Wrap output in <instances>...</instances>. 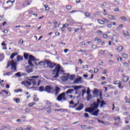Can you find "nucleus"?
<instances>
[{"instance_id": "obj_1", "label": "nucleus", "mask_w": 130, "mask_h": 130, "mask_svg": "<svg viewBox=\"0 0 130 130\" xmlns=\"http://www.w3.org/2000/svg\"><path fill=\"white\" fill-rule=\"evenodd\" d=\"M46 63L50 69H53L55 67V69L53 70V74L55 75L53 76L54 78H58L59 74L62 75L64 73V71L61 69V66L59 64L56 65V63H52L50 61L46 60Z\"/></svg>"}, {"instance_id": "obj_2", "label": "nucleus", "mask_w": 130, "mask_h": 130, "mask_svg": "<svg viewBox=\"0 0 130 130\" xmlns=\"http://www.w3.org/2000/svg\"><path fill=\"white\" fill-rule=\"evenodd\" d=\"M37 78H39V76H31L30 77V79H29V81H26L24 82H22V84H24V85H27V86H31V85H32H32L33 86H36V84H37V81L36 79H37Z\"/></svg>"}, {"instance_id": "obj_3", "label": "nucleus", "mask_w": 130, "mask_h": 130, "mask_svg": "<svg viewBox=\"0 0 130 130\" xmlns=\"http://www.w3.org/2000/svg\"><path fill=\"white\" fill-rule=\"evenodd\" d=\"M67 89H72L74 88V90H75V94L76 95H81L82 94V92L81 91H78L79 90V89H81L82 88L81 85H72V86H66Z\"/></svg>"}, {"instance_id": "obj_4", "label": "nucleus", "mask_w": 130, "mask_h": 130, "mask_svg": "<svg viewBox=\"0 0 130 130\" xmlns=\"http://www.w3.org/2000/svg\"><path fill=\"white\" fill-rule=\"evenodd\" d=\"M57 100L58 101H66L67 100V98L66 97V92H63L60 93L57 97Z\"/></svg>"}, {"instance_id": "obj_5", "label": "nucleus", "mask_w": 130, "mask_h": 130, "mask_svg": "<svg viewBox=\"0 0 130 130\" xmlns=\"http://www.w3.org/2000/svg\"><path fill=\"white\" fill-rule=\"evenodd\" d=\"M29 60H28V64L30 66V67H33V63H32V61H35L36 59H35V57H34L33 55H30L29 56Z\"/></svg>"}, {"instance_id": "obj_6", "label": "nucleus", "mask_w": 130, "mask_h": 130, "mask_svg": "<svg viewBox=\"0 0 130 130\" xmlns=\"http://www.w3.org/2000/svg\"><path fill=\"white\" fill-rule=\"evenodd\" d=\"M97 103H98L99 106L100 104V107H104V105H107V104L105 103V101H104V100L101 101L99 99H97Z\"/></svg>"}, {"instance_id": "obj_7", "label": "nucleus", "mask_w": 130, "mask_h": 130, "mask_svg": "<svg viewBox=\"0 0 130 130\" xmlns=\"http://www.w3.org/2000/svg\"><path fill=\"white\" fill-rule=\"evenodd\" d=\"M11 67L12 70H13V71H16L17 70V67L16 66V62L14 60H12L11 61Z\"/></svg>"}, {"instance_id": "obj_8", "label": "nucleus", "mask_w": 130, "mask_h": 130, "mask_svg": "<svg viewBox=\"0 0 130 130\" xmlns=\"http://www.w3.org/2000/svg\"><path fill=\"white\" fill-rule=\"evenodd\" d=\"M53 90V87L49 85L46 86L45 88V91L47 93H51V90Z\"/></svg>"}, {"instance_id": "obj_9", "label": "nucleus", "mask_w": 130, "mask_h": 130, "mask_svg": "<svg viewBox=\"0 0 130 130\" xmlns=\"http://www.w3.org/2000/svg\"><path fill=\"white\" fill-rule=\"evenodd\" d=\"M98 107H99V104L97 103V102H94L91 105V108L94 110H96Z\"/></svg>"}, {"instance_id": "obj_10", "label": "nucleus", "mask_w": 130, "mask_h": 130, "mask_svg": "<svg viewBox=\"0 0 130 130\" xmlns=\"http://www.w3.org/2000/svg\"><path fill=\"white\" fill-rule=\"evenodd\" d=\"M69 78H70V75H68L66 76H62L61 77V79L63 82H66V81H68V80H69Z\"/></svg>"}, {"instance_id": "obj_11", "label": "nucleus", "mask_w": 130, "mask_h": 130, "mask_svg": "<svg viewBox=\"0 0 130 130\" xmlns=\"http://www.w3.org/2000/svg\"><path fill=\"white\" fill-rule=\"evenodd\" d=\"M74 91H76V89H75V88L69 89L65 92V94H72V93H73V92H74Z\"/></svg>"}, {"instance_id": "obj_12", "label": "nucleus", "mask_w": 130, "mask_h": 130, "mask_svg": "<svg viewBox=\"0 0 130 130\" xmlns=\"http://www.w3.org/2000/svg\"><path fill=\"white\" fill-rule=\"evenodd\" d=\"M59 91H60V88H59L58 86H56L55 89V94L56 96H57V95L59 94Z\"/></svg>"}, {"instance_id": "obj_13", "label": "nucleus", "mask_w": 130, "mask_h": 130, "mask_svg": "<svg viewBox=\"0 0 130 130\" xmlns=\"http://www.w3.org/2000/svg\"><path fill=\"white\" fill-rule=\"evenodd\" d=\"M83 108H84V105L83 104H80L79 105V106L77 108H76V110H78V111H80L81 110H82V109H83Z\"/></svg>"}, {"instance_id": "obj_14", "label": "nucleus", "mask_w": 130, "mask_h": 130, "mask_svg": "<svg viewBox=\"0 0 130 130\" xmlns=\"http://www.w3.org/2000/svg\"><path fill=\"white\" fill-rule=\"evenodd\" d=\"M128 80H129V78H128L127 76H124V75H123V78L122 79V81H123V82H127V81H128Z\"/></svg>"}, {"instance_id": "obj_15", "label": "nucleus", "mask_w": 130, "mask_h": 130, "mask_svg": "<svg viewBox=\"0 0 130 130\" xmlns=\"http://www.w3.org/2000/svg\"><path fill=\"white\" fill-rule=\"evenodd\" d=\"M98 113H99V109L94 111L93 113H91V115H93L94 116H98Z\"/></svg>"}, {"instance_id": "obj_16", "label": "nucleus", "mask_w": 130, "mask_h": 130, "mask_svg": "<svg viewBox=\"0 0 130 130\" xmlns=\"http://www.w3.org/2000/svg\"><path fill=\"white\" fill-rule=\"evenodd\" d=\"M23 60V56L18 55L17 57V61L19 62V61H22Z\"/></svg>"}, {"instance_id": "obj_17", "label": "nucleus", "mask_w": 130, "mask_h": 130, "mask_svg": "<svg viewBox=\"0 0 130 130\" xmlns=\"http://www.w3.org/2000/svg\"><path fill=\"white\" fill-rule=\"evenodd\" d=\"M93 98V96H92V94H87L86 99L88 101H90L91 99Z\"/></svg>"}, {"instance_id": "obj_18", "label": "nucleus", "mask_w": 130, "mask_h": 130, "mask_svg": "<svg viewBox=\"0 0 130 130\" xmlns=\"http://www.w3.org/2000/svg\"><path fill=\"white\" fill-rule=\"evenodd\" d=\"M5 59V54L4 53L0 54V61H3Z\"/></svg>"}, {"instance_id": "obj_19", "label": "nucleus", "mask_w": 130, "mask_h": 130, "mask_svg": "<svg viewBox=\"0 0 130 130\" xmlns=\"http://www.w3.org/2000/svg\"><path fill=\"white\" fill-rule=\"evenodd\" d=\"M16 55H18L17 52L12 53L10 56V58H11V59H13V58H14V57H15Z\"/></svg>"}, {"instance_id": "obj_20", "label": "nucleus", "mask_w": 130, "mask_h": 130, "mask_svg": "<svg viewBox=\"0 0 130 130\" xmlns=\"http://www.w3.org/2000/svg\"><path fill=\"white\" fill-rule=\"evenodd\" d=\"M122 56L123 57V58H127V57H128V55L126 54L125 52H123L122 53Z\"/></svg>"}, {"instance_id": "obj_21", "label": "nucleus", "mask_w": 130, "mask_h": 130, "mask_svg": "<svg viewBox=\"0 0 130 130\" xmlns=\"http://www.w3.org/2000/svg\"><path fill=\"white\" fill-rule=\"evenodd\" d=\"M40 92H43V91H45V88L43 86H41L39 87Z\"/></svg>"}, {"instance_id": "obj_22", "label": "nucleus", "mask_w": 130, "mask_h": 130, "mask_svg": "<svg viewBox=\"0 0 130 130\" xmlns=\"http://www.w3.org/2000/svg\"><path fill=\"white\" fill-rule=\"evenodd\" d=\"M118 51H122L123 50V47L122 46H119L117 48Z\"/></svg>"}, {"instance_id": "obj_23", "label": "nucleus", "mask_w": 130, "mask_h": 130, "mask_svg": "<svg viewBox=\"0 0 130 130\" xmlns=\"http://www.w3.org/2000/svg\"><path fill=\"white\" fill-rule=\"evenodd\" d=\"M118 88H119V89H123V86H122V82H119L118 84Z\"/></svg>"}, {"instance_id": "obj_24", "label": "nucleus", "mask_w": 130, "mask_h": 130, "mask_svg": "<svg viewBox=\"0 0 130 130\" xmlns=\"http://www.w3.org/2000/svg\"><path fill=\"white\" fill-rule=\"evenodd\" d=\"M123 35L125 37H129V34H128V31H126L123 32Z\"/></svg>"}, {"instance_id": "obj_25", "label": "nucleus", "mask_w": 130, "mask_h": 130, "mask_svg": "<svg viewBox=\"0 0 130 130\" xmlns=\"http://www.w3.org/2000/svg\"><path fill=\"white\" fill-rule=\"evenodd\" d=\"M45 64H46V62L44 61H40L38 63V64H37V66H45Z\"/></svg>"}, {"instance_id": "obj_26", "label": "nucleus", "mask_w": 130, "mask_h": 130, "mask_svg": "<svg viewBox=\"0 0 130 130\" xmlns=\"http://www.w3.org/2000/svg\"><path fill=\"white\" fill-rule=\"evenodd\" d=\"M35 104H36V103H35V102L30 103L28 104V106L29 107H32L34 105H35Z\"/></svg>"}, {"instance_id": "obj_27", "label": "nucleus", "mask_w": 130, "mask_h": 130, "mask_svg": "<svg viewBox=\"0 0 130 130\" xmlns=\"http://www.w3.org/2000/svg\"><path fill=\"white\" fill-rule=\"evenodd\" d=\"M29 54H27V53H24L23 55V56L25 58V59H28L29 58Z\"/></svg>"}, {"instance_id": "obj_28", "label": "nucleus", "mask_w": 130, "mask_h": 130, "mask_svg": "<svg viewBox=\"0 0 130 130\" xmlns=\"http://www.w3.org/2000/svg\"><path fill=\"white\" fill-rule=\"evenodd\" d=\"M14 92H15V93H18L19 92H23V89L21 88L15 89Z\"/></svg>"}, {"instance_id": "obj_29", "label": "nucleus", "mask_w": 130, "mask_h": 130, "mask_svg": "<svg viewBox=\"0 0 130 130\" xmlns=\"http://www.w3.org/2000/svg\"><path fill=\"white\" fill-rule=\"evenodd\" d=\"M4 76H11V75H12V72H7V73H5L4 74Z\"/></svg>"}, {"instance_id": "obj_30", "label": "nucleus", "mask_w": 130, "mask_h": 130, "mask_svg": "<svg viewBox=\"0 0 130 130\" xmlns=\"http://www.w3.org/2000/svg\"><path fill=\"white\" fill-rule=\"evenodd\" d=\"M26 72L28 73V74H30V73H32L33 72V70L32 69H26Z\"/></svg>"}, {"instance_id": "obj_31", "label": "nucleus", "mask_w": 130, "mask_h": 130, "mask_svg": "<svg viewBox=\"0 0 130 130\" xmlns=\"http://www.w3.org/2000/svg\"><path fill=\"white\" fill-rule=\"evenodd\" d=\"M103 24H104V23H109V20L105 18H103Z\"/></svg>"}, {"instance_id": "obj_32", "label": "nucleus", "mask_w": 130, "mask_h": 130, "mask_svg": "<svg viewBox=\"0 0 130 130\" xmlns=\"http://www.w3.org/2000/svg\"><path fill=\"white\" fill-rule=\"evenodd\" d=\"M94 111H95V110L92 109V108H89V113H92L93 112H94Z\"/></svg>"}, {"instance_id": "obj_33", "label": "nucleus", "mask_w": 130, "mask_h": 130, "mask_svg": "<svg viewBox=\"0 0 130 130\" xmlns=\"http://www.w3.org/2000/svg\"><path fill=\"white\" fill-rule=\"evenodd\" d=\"M109 19L110 20H115V17L113 15H110L109 16Z\"/></svg>"}, {"instance_id": "obj_34", "label": "nucleus", "mask_w": 130, "mask_h": 130, "mask_svg": "<svg viewBox=\"0 0 130 130\" xmlns=\"http://www.w3.org/2000/svg\"><path fill=\"white\" fill-rule=\"evenodd\" d=\"M120 28H123V24L119 25V26L117 27V30H120Z\"/></svg>"}, {"instance_id": "obj_35", "label": "nucleus", "mask_w": 130, "mask_h": 130, "mask_svg": "<svg viewBox=\"0 0 130 130\" xmlns=\"http://www.w3.org/2000/svg\"><path fill=\"white\" fill-rule=\"evenodd\" d=\"M44 8L45 9V11H49V7H48V5H44Z\"/></svg>"}, {"instance_id": "obj_36", "label": "nucleus", "mask_w": 130, "mask_h": 130, "mask_svg": "<svg viewBox=\"0 0 130 130\" xmlns=\"http://www.w3.org/2000/svg\"><path fill=\"white\" fill-rule=\"evenodd\" d=\"M51 108V107L50 106H49L47 108H43L42 109H40L39 110H43V109H50Z\"/></svg>"}, {"instance_id": "obj_37", "label": "nucleus", "mask_w": 130, "mask_h": 130, "mask_svg": "<svg viewBox=\"0 0 130 130\" xmlns=\"http://www.w3.org/2000/svg\"><path fill=\"white\" fill-rule=\"evenodd\" d=\"M93 94L96 95V96L98 95V90L96 89L94 90L93 92Z\"/></svg>"}, {"instance_id": "obj_38", "label": "nucleus", "mask_w": 130, "mask_h": 130, "mask_svg": "<svg viewBox=\"0 0 130 130\" xmlns=\"http://www.w3.org/2000/svg\"><path fill=\"white\" fill-rule=\"evenodd\" d=\"M124 130H130V126L127 125L124 127Z\"/></svg>"}, {"instance_id": "obj_39", "label": "nucleus", "mask_w": 130, "mask_h": 130, "mask_svg": "<svg viewBox=\"0 0 130 130\" xmlns=\"http://www.w3.org/2000/svg\"><path fill=\"white\" fill-rule=\"evenodd\" d=\"M75 79V75H71L70 76V79L71 81H74V79Z\"/></svg>"}, {"instance_id": "obj_40", "label": "nucleus", "mask_w": 130, "mask_h": 130, "mask_svg": "<svg viewBox=\"0 0 130 130\" xmlns=\"http://www.w3.org/2000/svg\"><path fill=\"white\" fill-rule=\"evenodd\" d=\"M121 19L124 21V22H126L127 20H126V18L124 16L121 17Z\"/></svg>"}, {"instance_id": "obj_41", "label": "nucleus", "mask_w": 130, "mask_h": 130, "mask_svg": "<svg viewBox=\"0 0 130 130\" xmlns=\"http://www.w3.org/2000/svg\"><path fill=\"white\" fill-rule=\"evenodd\" d=\"M23 43L24 41L23 40V39H21L20 40H19V44H21V45H22V44H23Z\"/></svg>"}, {"instance_id": "obj_42", "label": "nucleus", "mask_w": 130, "mask_h": 130, "mask_svg": "<svg viewBox=\"0 0 130 130\" xmlns=\"http://www.w3.org/2000/svg\"><path fill=\"white\" fill-rule=\"evenodd\" d=\"M90 93H91V91L90 90V88H88L87 91H86V94H87V95L90 94Z\"/></svg>"}, {"instance_id": "obj_43", "label": "nucleus", "mask_w": 130, "mask_h": 130, "mask_svg": "<svg viewBox=\"0 0 130 130\" xmlns=\"http://www.w3.org/2000/svg\"><path fill=\"white\" fill-rule=\"evenodd\" d=\"M39 100L38 99V98H37V96H36V95H35V98L34 99V101H35L36 102H37V101H38Z\"/></svg>"}, {"instance_id": "obj_44", "label": "nucleus", "mask_w": 130, "mask_h": 130, "mask_svg": "<svg viewBox=\"0 0 130 130\" xmlns=\"http://www.w3.org/2000/svg\"><path fill=\"white\" fill-rule=\"evenodd\" d=\"M117 119L119 120V121H118L119 122H120V117L118 116V117H117V118H114L115 121H116V120H117Z\"/></svg>"}, {"instance_id": "obj_45", "label": "nucleus", "mask_w": 130, "mask_h": 130, "mask_svg": "<svg viewBox=\"0 0 130 130\" xmlns=\"http://www.w3.org/2000/svg\"><path fill=\"white\" fill-rule=\"evenodd\" d=\"M79 80H78V79L77 78L76 79H75L74 80V81L73 82V84H78V83L79 82Z\"/></svg>"}, {"instance_id": "obj_46", "label": "nucleus", "mask_w": 130, "mask_h": 130, "mask_svg": "<svg viewBox=\"0 0 130 130\" xmlns=\"http://www.w3.org/2000/svg\"><path fill=\"white\" fill-rule=\"evenodd\" d=\"M86 90L85 89L82 90V97H84V95L85 94V93H86Z\"/></svg>"}, {"instance_id": "obj_47", "label": "nucleus", "mask_w": 130, "mask_h": 130, "mask_svg": "<svg viewBox=\"0 0 130 130\" xmlns=\"http://www.w3.org/2000/svg\"><path fill=\"white\" fill-rule=\"evenodd\" d=\"M10 66H11V61H8L7 63V67L6 68V69H8V68H9Z\"/></svg>"}, {"instance_id": "obj_48", "label": "nucleus", "mask_w": 130, "mask_h": 130, "mask_svg": "<svg viewBox=\"0 0 130 130\" xmlns=\"http://www.w3.org/2000/svg\"><path fill=\"white\" fill-rule=\"evenodd\" d=\"M106 51V50L103 51L102 50H101L99 52L101 54H104V53H105V52Z\"/></svg>"}, {"instance_id": "obj_49", "label": "nucleus", "mask_w": 130, "mask_h": 130, "mask_svg": "<svg viewBox=\"0 0 130 130\" xmlns=\"http://www.w3.org/2000/svg\"><path fill=\"white\" fill-rule=\"evenodd\" d=\"M15 76H16V77H21V73H17L16 74H15Z\"/></svg>"}, {"instance_id": "obj_50", "label": "nucleus", "mask_w": 130, "mask_h": 130, "mask_svg": "<svg viewBox=\"0 0 130 130\" xmlns=\"http://www.w3.org/2000/svg\"><path fill=\"white\" fill-rule=\"evenodd\" d=\"M67 10H71L72 9V6L71 5H68L66 7Z\"/></svg>"}, {"instance_id": "obj_51", "label": "nucleus", "mask_w": 130, "mask_h": 130, "mask_svg": "<svg viewBox=\"0 0 130 130\" xmlns=\"http://www.w3.org/2000/svg\"><path fill=\"white\" fill-rule=\"evenodd\" d=\"M97 47H98V46L96 45H93L92 46V48L93 49H96L97 48Z\"/></svg>"}, {"instance_id": "obj_52", "label": "nucleus", "mask_w": 130, "mask_h": 130, "mask_svg": "<svg viewBox=\"0 0 130 130\" xmlns=\"http://www.w3.org/2000/svg\"><path fill=\"white\" fill-rule=\"evenodd\" d=\"M85 17H90V16H91V14L89 13H86L85 14Z\"/></svg>"}, {"instance_id": "obj_53", "label": "nucleus", "mask_w": 130, "mask_h": 130, "mask_svg": "<svg viewBox=\"0 0 130 130\" xmlns=\"http://www.w3.org/2000/svg\"><path fill=\"white\" fill-rule=\"evenodd\" d=\"M84 117L87 118L88 117H89V114L85 113H84Z\"/></svg>"}, {"instance_id": "obj_54", "label": "nucleus", "mask_w": 130, "mask_h": 130, "mask_svg": "<svg viewBox=\"0 0 130 130\" xmlns=\"http://www.w3.org/2000/svg\"><path fill=\"white\" fill-rule=\"evenodd\" d=\"M119 82H120V81H119L118 80H116V81H114V85H118V83H119Z\"/></svg>"}, {"instance_id": "obj_55", "label": "nucleus", "mask_w": 130, "mask_h": 130, "mask_svg": "<svg viewBox=\"0 0 130 130\" xmlns=\"http://www.w3.org/2000/svg\"><path fill=\"white\" fill-rule=\"evenodd\" d=\"M16 130H24V129L22 127H18L16 128Z\"/></svg>"}, {"instance_id": "obj_56", "label": "nucleus", "mask_w": 130, "mask_h": 130, "mask_svg": "<svg viewBox=\"0 0 130 130\" xmlns=\"http://www.w3.org/2000/svg\"><path fill=\"white\" fill-rule=\"evenodd\" d=\"M68 27H69V24H63V25L62 26L63 28H67Z\"/></svg>"}, {"instance_id": "obj_57", "label": "nucleus", "mask_w": 130, "mask_h": 130, "mask_svg": "<svg viewBox=\"0 0 130 130\" xmlns=\"http://www.w3.org/2000/svg\"><path fill=\"white\" fill-rule=\"evenodd\" d=\"M80 126L82 129L86 128V127H87V126L85 125H81Z\"/></svg>"}, {"instance_id": "obj_58", "label": "nucleus", "mask_w": 130, "mask_h": 130, "mask_svg": "<svg viewBox=\"0 0 130 130\" xmlns=\"http://www.w3.org/2000/svg\"><path fill=\"white\" fill-rule=\"evenodd\" d=\"M77 12H78V11H77V10H73V11H70V14H74V13H76Z\"/></svg>"}, {"instance_id": "obj_59", "label": "nucleus", "mask_w": 130, "mask_h": 130, "mask_svg": "<svg viewBox=\"0 0 130 130\" xmlns=\"http://www.w3.org/2000/svg\"><path fill=\"white\" fill-rule=\"evenodd\" d=\"M15 102H16V103H20V99H15Z\"/></svg>"}, {"instance_id": "obj_60", "label": "nucleus", "mask_w": 130, "mask_h": 130, "mask_svg": "<svg viewBox=\"0 0 130 130\" xmlns=\"http://www.w3.org/2000/svg\"><path fill=\"white\" fill-rule=\"evenodd\" d=\"M26 113H28V112H30V109L27 108L25 109Z\"/></svg>"}, {"instance_id": "obj_61", "label": "nucleus", "mask_w": 130, "mask_h": 130, "mask_svg": "<svg viewBox=\"0 0 130 130\" xmlns=\"http://www.w3.org/2000/svg\"><path fill=\"white\" fill-rule=\"evenodd\" d=\"M89 124H93V123H94V121L93 120H89Z\"/></svg>"}, {"instance_id": "obj_62", "label": "nucleus", "mask_w": 130, "mask_h": 130, "mask_svg": "<svg viewBox=\"0 0 130 130\" xmlns=\"http://www.w3.org/2000/svg\"><path fill=\"white\" fill-rule=\"evenodd\" d=\"M99 96H100V98L101 100H102V92H100V94H99Z\"/></svg>"}, {"instance_id": "obj_63", "label": "nucleus", "mask_w": 130, "mask_h": 130, "mask_svg": "<svg viewBox=\"0 0 130 130\" xmlns=\"http://www.w3.org/2000/svg\"><path fill=\"white\" fill-rule=\"evenodd\" d=\"M98 72H99L98 69H95L94 70V73H98Z\"/></svg>"}, {"instance_id": "obj_64", "label": "nucleus", "mask_w": 130, "mask_h": 130, "mask_svg": "<svg viewBox=\"0 0 130 130\" xmlns=\"http://www.w3.org/2000/svg\"><path fill=\"white\" fill-rule=\"evenodd\" d=\"M126 103H130V99H128L126 101Z\"/></svg>"}]
</instances>
